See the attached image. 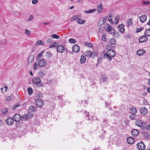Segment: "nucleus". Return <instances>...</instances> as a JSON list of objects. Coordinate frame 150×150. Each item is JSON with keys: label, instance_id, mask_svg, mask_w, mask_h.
I'll use <instances>...</instances> for the list:
<instances>
[{"label": "nucleus", "instance_id": "1", "mask_svg": "<svg viewBox=\"0 0 150 150\" xmlns=\"http://www.w3.org/2000/svg\"><path fill=\"white\" fill-rule=\"evenodd\" d=\"M116 54L115 52L112 49L108 50L107 53L104 54L103 56L105 58H107L109 61L111 60V57H114Z\"/></svg>", "mask_w": 150, "mask_h": 150}, {"label": "nucleus", "instance_id": "2", "mask_svg": "<svg viewBox=\"0 0 150 150\" xmlns=\"http://www.w3.org/2000/svg\"><path fill=\"white\" fill-rule=\"evenodd\" d=\"M106 27H105V29L106 31L110 32L111 34L112 35L116 33L115 30L110 25L106 24Z\"/></svg>", "mask_w": 150, "mask_h": 150}, {"label": "nucleus", "instance_id": "3", "mask_svg": "<svg viewBox=\"0 0 150 150\" xmlns=\"http://www.w3.org/2000/svg\"><path fill=\"white\" fill-rule=\"evenodd\" d=\"M135 124L137 126L140 127L142 129H144V127L146 125V123L144 122H143L141 120L139 119L136 121Z\"/></svg>", "mask_w": 150, "mask_h": 150}, {"label": "nucleus", "instance_id": "4", "mask_svg": "<svg viewBox=\"0 0 150 150\" xmlns=\"http://www.w3.org/2000/svg\"><path fill=\"white\" fill-rule=\"evenodd\" d=\"M38 64L40 67H44L47 64L46 61L44 59H40L38 62Z\"/></svg>", "mask_w": 150, "mask_h": 150}, {"label": "nucleus", "instance_id": "5", "mask_svg": "<svg viewBox=\"0 0 150 150\" xmlns=\"http://www.w3.org/2000/svg\"><path fill=\"white\" fill-rule=\"evenodd\" d=\"M35 103L37 106L39 107H42L44 105L43 101L41 99L38 98L36 99Z\"/></svg>", "mask_w": 150, "mask_h": 150}, {"label": "nucleus", "instance_id": "6", "mask_svg": "<svg viewBox=\"0 0 150 150\" xmlns=\"http://www.w3.org/2000/svg\"><path fill=\"white\" fill-rule=\"evenodd\" d=\"M137 148L139 150H144L145 148V146L142 142L138 143L137 144Z\"/></svg>", "mask_w": 150, "mask_h": 150}, {"label": "nucleus", "instance_id": "7", "mask_svg": "<svg viewBox=\"0 0 150 150\" xmlns=\"http://www.w3.org/2000/svg\"><path fill=\"white\" fill-rule=\"evenodd\" d=\"M41 79L39 77L34 78L32 81L33 84L35 85H37L40 84L41 83Z\"/></svg>", "mask_w": 150, "mask_h": 150}, {"label": "nucleus", "instance_id": "8", "mask_svg": "<svg viewBox=\"0 0 150 150\" xmlns=\"http://www.w3.org/2000/svg\"><path fill=\"white\" fill-rule=\"evenodd\" d=\"M141 115L142 116H144L148 112V109L145 107L142 108L140 110Z\"/></svg>", "mask_w": 150, "mask_h": 150}, {"label": "nucleus", "instance_id": "9", "mask_svg": "<svg viewBox=\"0 0 150 150\" xmlns=\"http://www.w3.org/2000/svg\"><path fill=\"white\" fill-rule=\"evenodd\" d=\"M57 49L58 52L62 53L64 52L65 48L64 45H60L57 46Z\"/></svg>", "mask_w": 150, "mask_h": 150}, {"label": "nucleus", "instance_id": "10", "mask_svg": "<svg viewBox=\"0 0 150 150\" xmlns=\"http://www.w3.org/2000/svg\"><path fill=\"white\" fill-rule=\"evenodd\" d=\"M72 50L73 52L77 53L80 50V47L77 44L74 45L72 47Z\"/></svg>", "mask_w": 150, "mask_h": 150}, {"label": "nucleus", "instance_id": "11", "mask_svg": "<svg viewBox=\"0 0 150 150\" xmlns=\"http://www.w3.org/2000/svg\"><path fill=\"white\" fill-rule=\"evenodd\" d=\"M13 121L15 122H18L21 119V117L19 114H16L13 116Z\"/></svg>", "mask_w": 150, "mask_h": 150}, {"label": "nucleus", "instance_id": "12", "mask_svg": "<svg viewBox=\"0 0 150 150\" xmlns=\"http://www.w3.org/2000/svg\"><path fill=\"white\" fill-rule=\"evenodd\" d=\"M140 21L142 23H144L146 21L147 16L145 15H142L139 17Z\"/></svg>", "mask_w": 150, "mask_h": 150}, {"label": "nucleus", "instance_id": "13", "mask_svg": "<svg viewBox=\"0 0 150 150\" xmlns=\"http://www.w3.org/2000/svg\"><path fill=\"white\" fill-rule=\"evenodd\" d=\"M118 29L119 31L121 33H124V26L123 24L119 25L118 27Z\"/></svg>", "mask_w": 150, "mask_h": 150}, {"label": "nucleus", "instance_id": "14", "mask_svg": "<svg viewBox=\"0 0 150 150\" xmlns=\"http://www.w3.org/2000/svg\"><path fill=\"white\" fill-rule=\"evenodd\" d=\"M14 122L13 119L12 118L9 117L6 120V124L8 125H10L12 124Z\"/></svg>", "mask_w": 150, "mask_h": 150}, {"label": "nucleus", "instance_id": "15", "mask_svg": "<svg viewBox=\"0 0 150 150\" xmlns=\"http://www.w3.org/2000/svg\"><path fill=\"white\" fill-rule=\"evenodd\" d=\"M147 40V38L146 36H142L139 39V42L140 43H142L146 41Z\"/></svg>", "mask_w": 150, "mask_h": 150}, {"label": "nucleus", "instance_id": "16", "mask_svg": "<svg viewBox=\"0 0 150 150\" xmlns=\"http://www.w3.org/2000/svg\"><path fill=\"white\" fill-rule=\"evenodd\" d=\"M146 53V51L144 49H139L137 52V54L139 56H141Z\"/></svg>", "mask_w": 150, "mask_h": 150}, {"label": "nucleus", "instance_id": "17", "mask_svg": "<svg viewBox=\"0 0 150 150\" xmlns=\"http://www.w3.org/2000/svg\"><path fill=\"white\" fill-rule=\"evenodd\" d=\"M127 141L128 143L129 144H132L135 142L134 139L132 137H128L127 139Z\"/></svg>", "mask_w": 150, "mask_h": 150}, {"label": "nucleus", "instance_id": "18", "mask_svg": "<svg viewBox=\"0 0 150 150\" xmlns=\"http://www.w3.org/2000/svg\"><path fill=\"white\" fill-rule=\"evenodd\" d=\"M133 136L136 137L139 134V131L137 129H133L131 132Z\"/></svg>", "mask_w": 150, "mask_h": 150}, {"label": "nucleus", "instance_id": "19", "mask_svg": "<svg viewBox=\"0 0 150 150\" xmlns=\"http://www.w3.org/2000/svg\"><path fill=\"white\" fill-rule=\"evenodd\" d=\"M130 110L131 114H136L137 112V109L134 107H132L130 108Z\"/></svg>", "mask_w": 150, "mask_h": 150}, {"label": "nucleus", "instance_id": "20", "mask_svg": "<svg viewBox=\"0 0 150 150\" xmlns=\"http://www.w3.org/2000/svg\"><path fill=\"white\" fill-rule=\"evenodd\" d=\"M103 10V6L102 4H100L98 5L97 8V10L98 13L102 11Z\"/></svg>", "mask_w": 150, "mask_h": 150}, {"label": "nucleus", "instance_id": "21", "mask_svg": "<svg viewBox=\"0 0 150 150\" xmlns=\"http://www.w3.org/2000/svg\"><path fill=\"white\" fill-rule=\"evenodd\" d=\"M92 52L90 51H87L85 52V55L87 57H90L92 56Z\"/></svg>", "mask_w": 150, "mask_h": 150}, {"label": "nucleus", "instance_id": "22", "mask_svg": "<svg viewBox=\"0 0 150 150\" xmlns=\"http://www.w3.org/2000/svg\"><path fill=\"white\" fill-rule=\"evenodd\" d=\"M21 118L23 121H25L28 119L29 117L27 115L24 114L22 116Z\"/></svg>", "mask_w": 150, "mask_h": 150}, {"label": "nucleus", "instance_id": "23", "mask_svg": "<svg viewBox=\"0 0 150 150\" xmlns=\"http://www.w3.org/2000/svg\"><path fill=\"white\" fill-rule=\"evenodd\" d=\"M34 56L33 55H30L29 56L28 59V63H31L33 60Z\"/></svg>", "mask_w": 150, "mask_h": 150}, {"label": "nucleus", "instance_id": "24", "mask_svg": "<svg viewBox=\"0 0 150 150\" xmlns=\"http://www.w3.org/2000/svg\"><path fill=\"white\" fill-rule=\"evenodd\" d=\"M86 61V58L85 56L82 55L81 57V58L80 59V62L81 63L83 64Z\"/></svg>", "mask_w": 150, "mask_h": 150}, {"label": "nucleus", "instance_id": "25", "mask_svg": "<svg viewBox=\"0 0 150 150\" xmlns=\"http://www.w3.org/2000/svg\"><path fill=\"white\" fill-rule=\"evenodd\" d=\"M77 22L79 24H83L85 23L86 21L84 20H82L81 19H79L77 20Z\"/></svg>", "mask_w": 150, "mask_h": 150}, {"label": "nucleus", "instance_id": "26", "mask_svg": "<svg viewBox=\"0 0 150 150\" xmlns=\"http://www.w3.org/2000/svg\"><path fill=\"white\" fill-rule=\"evenodd\" d=\"M1 113L4 114H6L8 112V109L7 108H4L1 110Z\"/></svg>", "mask_w": 150, "mask_h": 150}, {"label": "nucleus", "instance_id": "27", "mask_svg": "<svg viewBox=\"0 0 150 150\" xmlns=\"http://www.w3.org/2000/svg\"><path fill=\"white\" fill-rule=\"evenodd\" d=\"M44 52V51H42L37 56L36 59L37 60H39V59L41 58V56L43 54Z\"/></svg>", "mask_w": 150, "mask_h": 150}, {"label": "nucleus", "instance_id": "28", "mask_svg": "<svg viewBox=\"0 0 150 150\" xmlns=\"http://www.w3.org/2000/svg\"><path fill=\"white\" fill-rule=\"evenodd\" d=\"M45 75V74L44 71H41L38 73V76L40 77H42Z\"/></svg>", "mask_w": 150, "mask_h": 150}, {"label": "nucleus", "instance_id": "29", "mask_svg": "<svg viewBox=\"0 0 150 150\" xmlns=\"http://www.w3.org/2000/svg\"><path fill=\"white\" fill-rule=\"evenodd\" d=\"M144 35L148 36H150V29H149L145 31Z\"/></svg>", "mask_w": 150, "mask_h": 150}, {"label": "nucleus", "instance_id": "30", "mask_svg": "<svg viewBox=\"0 0 150 150\" xmlns=\"http://www.w3.org/2000/svg\"><path fill=\"white\" fill-rule=\"evenodd\" d=\"M24 33L26 34L28 36H29L31 34V32L30 30H28L27 29L25 28V29Z\"/></svg>", "mask_w": 150, "mask_h": 150}, {"label": "nucleus", "instance_id": "31", "mask_svg": "<svg viewBox=\"0 0 150 150\" xmlns=\"http://www.w3.org/2000/svg\"><path fill=\"white\" fill-rule=\"evenodd\" d=\"M116 42L115 39L114 38H111L110 39V44L112 45H113L115 44Z\"/></svg>", "mask_w": 150, "mask_h": 150}, {"label": "nucleus", "instance_id": "32", "mask_svg": "<svg viewBox=\"0 0 150 150\" xmlns=\"http://www.w3.org/2000/svg\"><path fill=\"white\" fill-rule=\"evenodd\" d=\"M36 97L37 99H41L42 97V94L41 93H38L36 94Z\"/></svg>", "mask_w": 150, "mask_h": 150}, {"label": "nucleus", "instance_id": "33", "mask_svg": "<svg viewBox=\"0 0 150 150\" xmlns=\"http://www.w3.org/2000/svg\"><path fill=\"white\" fill-rule=\"evenodd\" d=\"M136 114H132L131 115H130L129 116V118L131 120H134L136 119V117L135 116V115Z\"/></svg>", "mask_w": 150, "mask_h": 150}, {"label": "nucleus", "instance_id": "34", "mask_svg": "<svg viewBox=\"0 0 150 150\" xmlns=\"http://www.w3.org/2000/svg\"><path fill=\"white\" fill-rule=\"evenodd\" d=\"M132 23V18L129 19L127 20V24L128 26H129L131 25Z\"/></svg>", "mask_w": 150, "mask_h": 150}, {"label": "nucleus", "instance_id": "35", "mask_svg": "<svg viewBox=\"0 0 150 150\" xmlns=\"http://www.w3.org/2000/svg\"><path fill=\"white\" fill-rule=\"evenodd\" d=\"M119 16H117L115 17V24H117L119 22Z\"/></svg>", "mask_w": 150, "mask_h": 150}, {"label": "nucleus", "instance_id": "36", "mask_svg": "<svg viewBox=\"0 0 150 150\" xmlns=\"http://www.w3.org/2000/svg\"><path fill=\"white\" fill-rule=\"evenodd\" d=\"M34 17L33 15H30L28 18L26 20L27 21H32Z\"/></svg>", "mask_w": 150, "mask_h": 150}, {"label": "nucleus", "instance_id": "37", "mask_svg": "<svg viewBox=\"0 0 150 150\" xmlns=\"http://www.w3.org/2000/svg\"><path fill=\"white\" fill-rule=\"evenodd\" d=\"M36 45H44V43L42 41L39 40L37 41L36 42Z\"/></svg>", "mask_w": 150, "mask_h": 150}, {"label": "nucleus", "instance_id": "38", "mask_svg": "<svg viewBox=\"0 0 150 150\" xmlns=\"http://www.w3.org/2000/svg\"><path fill=\"white\" fill-rule=\"evenodd\" d=\"M52 56V54L50 52H47L46 53V56L48 58H50Z\"/></svg>", "mask_w": 150, "mask_h": 150}, {"label": "nucleus", "instance_id": "39", "mask_svg": "<svg viewBox=\"0 0 150 150\" xmlns=\"http://www.w3.org/2000/svg\"><path fill=\"white\" fill-rule=\"evenodd\" d=\"M51 37L53 38L59 39V35L56 34H52L51 35Z\"/></svg>", "mask_w": 150, "mask_h": 150}, {"label": "nucleus", "instance_id": "40", "mask_svg": "<svg viewBox=\"0 0 150 150\" xmlns=\"http://www.w3.org/2000/svg\"><path fill=\"white\" fill-rule=\"evenodd\" d=\"M28 91L29 95H30L32 93L33 90L30 88H28Z\"/></svg>", "mask_w": 150, "mask_h": 150}, {"label": "nucleus", "instance_id": "41", "mask_svg": "<svg viewBox=\"0 0 150 150\" xmlns=\"http://www.w3.org/2000/svg\"><path fill=\"white\" fill-rule=\"evenodd\" d=\"M142 3L144 5L150 4V2L148 1H142Z\"/></svg>", "mask_w": 150, "mask_h": 150}, {"label": "nucleus", "instance_id": "42", "mask_svg": "<svg viewBox=\"0 0 150 150\" xmlns=\"http://www.w3.org/2000/svg\"><path fill=\"white\" fill-rule=\"evenodd\" d=\"M144 29V28L143 27H141L140 28H137L136 29V32L137 33H138L139 32Z\"/></svg>", "mask_w": 150, "mask_h": 150}, {"label": "nucleus", "instance_id": "43", "mask_svg": "<svg viewBox=\"0 0 150 150\" xmlns=\"http://www.w3.org/2000/svg\"><path fill=\"white\" fill-rule=\"evenodd\" d=\"M85 45L86 46H88L90 48L92 47V44L90 43L86 42L85 44Z\"/></svg>", "mask_w": 150, "mask_h": 150}, {"label": "nucleus", "instance_id": "44", "mask_svg": "<svg viewBox=\"0 0 150 150\" xmlns=\"http://www.w3.org/2000/svg\"><path fill=\"white\" fill-rule=\"evenodd\" d=\"M78 17L77 16H74L71 19V22L75 20H76L78 18Z\"/></svg>", "mask_w": 150, "mask_h": 150}, {"label": "nucleus", "instance_id": "45", "mask_svg": "<svg viewBox=\"0 0 150 150\" xmlns=\"http://www.w3.org/2000/svg\"><path fill=\"white\" fill-rule=\"evenodd\" d=\"M104 24L102 21V19H100L98 22V26H100Z\"/></svg>", "mask_w": 150, "mask_h": 150}, {"label": "nucleus", "instance_id": "46", "mask_svg": "<svg viewBox=\"0 0 150 150\" xmlns=\"http://www.w3.org/2000/svg\"><path fill=\"white\" fill-rule=\"evenodd\" d=\"M69 41L71 43L74 44L76 43L75 40L74 39H70L69 40Z\"/></svg>", "mask_w": 150, "mask_h": 150}, {"label": "nucleus", "instance_id": "47", "mask_svg": "<svg viewBox=\"0 0 150 150\" xmlns=\"http://www.w3.org/2000/svg\"><path fill=\"white\" fill-rule=\"evenodd\" d=\"M35 108L34 106L31 105L29 107V109L31 112H33L34 111Z\"/></svg>", "mask_w": 150, "mask_h": 150}, {"label": "nucleus", "instance_id": "48", "mask_svg": "<svg viewBox=\"0 0 150 150\" xmlns=\"http://www.w3.org/2000/svg\"><path fill=\"white\" fill-rule=\"evenodd\" d=\"M19 103H17L16 104H15V105L13 106V107L12 108V109L13 110H14L16 109L17 107H19Z\"/></svg>", "mask_w": 150, "mask_h": 150}, {"label": "nucleus", "instance_id": "49", "mask_svg": "<svg viewBox=\"0 0 150 150\" xmlns=\"http://www.w3.org/2000/svg\"><path fill=\"white\" fill-rule=\"evenodd\" d=\"M13 98V95H11L9 97H7L6 99V100L8 101H10Z\"/></svg>", "mask_w": 150, "mask_h": 150}, {"label": "nucleus", "instance_id": "50", "mask_svg": "<svg viewBox=\"0 0 150 150\" xmlns=\"http://www.w3.org/2000/svg\"><path fill=\"white\" fill-rule=\"evenodd\" d=\"M37 62H35V63L34 65V70H36L38 68V65Z\"/></svg>", "mask_w": 150, "mask_h": 150}, {"label": "nucleus", "instance_id": "51", "mask_svg": "<svg viewBox=\"0 0 150 150\" xmlns=\"http://www.w3.org/2000/svg\"><path fill=\"white\" fill-rule=\"evenodd\" d=\"M101 77L103 81L105 82L107 81V78L105 76L103 75Z\"/></svg>", "mask_w": 150, "mask_h": 150}, {"label": "nucleus", "instance_id": "52", "mask_svg": "<svg viewBox=\"0 0 150 150\" xmlns=\"http://www.w3.org/2000/svg\"><path fill=\"white\" fill-rule=\"evenodd\" d=\"M112 15L111 14H110L109 15V16L108 18V19L110 22H112Z\"/></svg>", "mask_w": 150, "mask_h": 150}, {"label": "nucleus", "instance_id": "53", "mask_svg": "<svg viewBox=\"0 0 150 150\" xmlns=\"http://www.w3.org/2000/svg\"><path fill=\"white\" fill-rule=\"evenodd\" d=\"M56 43L55 42H53V43H52L51 44L50 46V47H54L56 46Z\"/></svg>", "mask_w": 150, "mask_h": 150}, {"label": "nucleus", "instance_id": "54", "mask_svg": "<svg viewBox=\"0 0 150 150\" xmlns=\"http://www.w3.org/2000/svg\"><path fill=\"white\" fill-rule=\"evenodd\" d=\"M145 128L146 129L149 130H150V124L148 125H147L146 126V125L144 127V129Z\"/></svg>", "mask_w": 150, "mask_h": 150}, {"label": "nucleus", "instance_id": "55", "mask_svg": "<svg viewBox=\"0 0 150 150\" xmlns=\"http://www.w3.org/2000/svg\"><path fill=\"white\" fill-rule=\"evenodd\" d=\"M102 58L101 57H98V63H101L102 62Z\"/></svg>", "mask_w": 150, "mask_h": 150}, {"label": "nucleus", "instance_id": "56", "mask_svg": "<svg viewBox=\"0 0 150 150\" xmlns=\"http://www.w3.org/2000/svg\"><path fill=\"white\" fill-rule=\"evenodd\" d=\"M96 11V9H93L89 10V13H91L95 12Z\"/></svg>", "mask_w": 150, "mask_h": 150}, {"label": "nucleus", "instance_id": "57", "mask_svg": "<svg viewBox=\"0 0 150 150\" xmlns=\"http://www.w3.org/2000/svg\"><path fill=\"white\" fill-rule=\"evenodd\" d=\"M38 2V0H33L32 1V3L33 4H35Z\"/></svg>", "mask_w": 150, "mask_h": 150}, {"label": "nucleus", "instance_id": "58", "mask_svg": "<svg viewBox=\"0 0 150 150\" xmlns=\"http://www.w3.org/2000/svg\"><path fill=\"white\" fill-rule=\"evenodd\" d=\"M106 18H107V17L105 18H104V17L103 18H102L100 19L102 20V21L103 22V23L104 24V23L106 21Z\"/></svg>", "mask_w": 150, "mask_h": 150}, {"label": "nucleus", "instance_id": "59", "mask_svg": "<svg viewBox=\"0 0 150 150\" xmlns=\"http://www.w3.org/2000/svg\"><path fill=\"white\" fill-rule=\"evenodd\" d=\"M52 41V39H48L47 40V43H49L50 42Z\"/></svg>", "mask_w": 150, "mask_h": 150}, {"label": "nucleus", "instance_id": "60", "mask_svg": "<svg viewBox=\"0 0 150 150\" xmlns=\"http://www.w3.org/2000/svg\"><path fill=\"white\" fill-rule=\"evenodd\" d=\"M125 124H126V125H128L129 123V121L127 120H125Z\"/></svg>", "mask_w": 150, "mask_h": 150}, {"label": "nucleus", "instance_id": "61", "mask_svg": "<svg viewBox=\"0 0 150 150\" xmlns=\"http://www.w3.org/2000/svg\"><path fill=\"white\" fill-rule=\"evenodd\" d=\"M59 99L62 100L63 99L62 97L60 96H59L58 97Z\"/></svg>", "mask_w": 150, "mask_h": 150}, {"label": "nucleus", "instance_id": "62", "mask_svg": "<svg viewBox=\"0 0 150 150\" xmlns=\"http://www.w3.org/2000/svg\"><path fill=\"white\" fill-rule=\"evenodd\" d=\"M84 12L86 13H89V10H85L84 11Z\"/></svg>", "mask_w": 150, "mask_h": 150}, {"label": "nucleus", "instance_id": "63", "mask_svg": "<svg viewBox=\"0 0 150 150\" xmlns=\"http://www.w3.org/2000/svg\"><path fill=\"white\" fill-rule=\"evenodd\" d=\"M148 84L150 86V79L148 80Z\"/></svg>", "mask_w": 150, "mask_h": 150}, {"label": "nucleus", "instance_id": "64", "mask_svg": "<svg viewBox=\"0 0 150 150\" xmlns=\"http://www.w3.org/2000/svg\"><path fill=\"white\" fill-rule=\"evenodd\" d=\"M147 91L149 93H150V87L147 89Z\"/></svg>", "mask_w": 150, "mask_h": 150}]
</instances>
